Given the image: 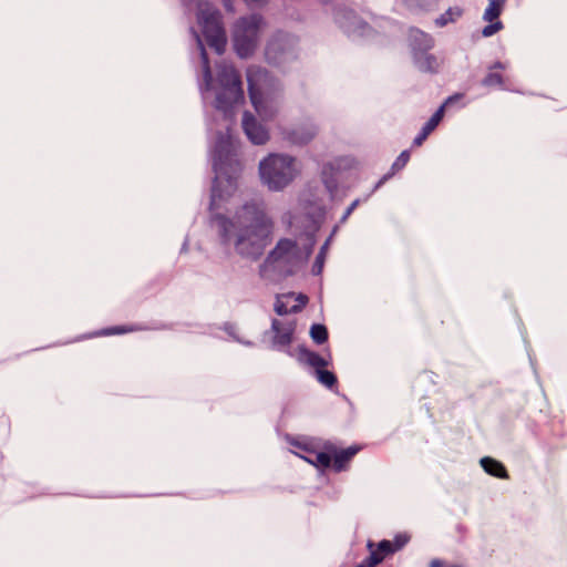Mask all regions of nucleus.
Returning <instances> with one entry per match:
<instances>
[{
  "label": "nucleus",
  "mask_w": 567,
  "mask_h": 567,
  "mask_svg": "<svg viewBox=\"0 0 567 567\" xmlns=\"http://www.w3.org/2000/svg\"><path fill=\"white\" fill-rule=\"evenodd\" d=\"M235 144L228 133L221 136L214 147V169L216 173L212 192L210 210L226 243H233L238 254L247 257L259 256L269 244L274 223L259 199L246 203L228 219L218 213L228 205L236 189V177L228 174V167L235 174L239 164L234 159Z\"/></svg>",
  "instance_id": "nucleus-1"
},
{
  "label": "nucleus",
  "mask_w": 567,
  "mask_h": 567,
  "mask_svg": "<svg viewBox=\"0 0 567 567\" xmlns=\"http://www.w3.org/2000/svg\"><path fill=\"white\" fill-rule=\"evenodd\" d=\"M196 40L200 49L203 62V83L200 90L204 100H212L214 106L223 111L225 116H227L236 105L244 101L240 74L233 64H223L219 66L217 79H214L207 52L197 34Z\"/></svg>",
  "instance_id": "nucleus-2"
},
{
  "label": "nucleus",
  "mask_w": 567,
  "mask_h": 567,
  "mask_svg": "<svg viewBox=\"0 0 567 567\" xmlns=\"http://www.w3.org/2000/svg\"><path fill=\"white\" fill-rule=\"evenodd\" d=\"M248 91L251 104L262 120H270L277 112L278 85L269 73L251 66L247 70Z\"/></svg>",
  "instance_id": "nucleus-3"
},
{
  "label": "nucleus",
  "mask_w": 567,
  "mask_h": 567,
  "mask_svg": "<svg viewBox=\"0 0 567 567\" xmlns=\"http://www.w3.org/2000/svg\"><path fill=\"white\" fill-rule=\"evenodd\" d=\"M262 182L272 190L286 187L297 175L298 169L292 157L271 154L259 165Z\"/></svg>",
  "instance_id": "nucleus-4"
},
{
  "label": "nucleus",
  "mask_w": 567,
  "mask_h": 567,
  "mask_svg": "<svg viewBox=\"0 0 567 567\" xmlns=\"http://www.w3.org/2000/svg\"><path fill=\"white\" fill-rule=\"evenodd\" d=\"M197 20L207 44L221 54L227 40L219 11L208 2L199 3Z\"/></svg>",
  "instance_id": "nucleus-5"
},
{
  "label": "nucleus",
  "mask_w": 567,
  "mask_h": 567,
  "mask_svg": "<svg viewBox=\"0 0 567 567\" xmlns=\"http://www.w3.org/2000/svg\"><path fill=\"white\" fill-rule=\"evenodd\" d=\"M262 24L264 20L258 14H252L237 21L234 30V45L240 58H247L252 54Z\"/></svg>",
  "instance_id": "nucleus-6"
},
{
  "label": "nucleus",
  "mask_w": 567,
  "mask_h": 567,
  "mask_svg": "<svg viewBox=\"0 0 567 567\" xmlns=\"http://www.w3.org/2000/svg\"><path fill=\"white\" fill-rule=\"evenodd\" d=\"M410 40L413 50L414 63L419 70L436 73L444 64V58L426 53V51L433 48V39L423 31L413 29L410 32Z\"/></svg>",
  "instance_id": "nucleus-7"
},
{
  "label": "nucleus",
  "mask_w": 567,
  "mask_h": 567,
  "mask_svg": "<svg viewBox=\"0 0 567 567\" xmlns=\"http://www.w3.org/2000/svg\"><path fill=\"white\" fill-rule=\"evenodd\" d=\"M297 252V244L290 239H281L268 256L264 270L268 267H276L280 264H288Z\"/></svg>",
  "instance_id": "nucleus-8"
},
{
  "label": "nucleus",
  "mask_w": 567,
  "mask_h": 567,
  "mask_svg": "<svg viewBox=\"0 0 567 567\" xmlns=\"http://www.w3.org/2000/svg\"><path fill=\"white\" fill-rule=\"evenodd\" d=\"M505 0H489L488 7L485 9L483 19L488 22L482 30L485 38L492 37L503 29V23L498 20L503 12Z\"/></svg>",
  "instance_id": "nucleus-9"
},
{
  "label": "nucleus",
  "mask_w": 567,
  "mask_h": 567,
  "mask_svg": "<svg viewBox=\"0 0 567 567\" xmlns=\"http://www.w3.org/2000/svg\"><path fill=\"white\" fill-rule=\"evenodd\" d=\"M243 128L249 141L254 144H265L269 138L268 131L265 128V126L258 123L257 120L249 113L244 114Z\"/></svg>",
  "instance_id": "nucleus-10"
},
{
  "label": "nucleus",
  "mask_w": 567,
  "mask_h": 567,
  "mask_svg": "<svg viewBox=\"0 0 567 567\" xmlns=\"http://www.w3.org/2000/svg\"><path fill=\"white\" fill-rule=\"evenodd\" d=\"M307 296L299 293H286L277 298L275 310L278 315L300 311L307 303Z\"/></svg>",
  "instance_id": "nucleus-11"
},
{
  "label": "nucleus",
  "mask_w": 567,
  "mask_h": 567,
  "mask_svg": "<svg viewBox=\"0 0 567 567\" xmlns=\"http://www.w3.org/2000/svg\"><path fill=\"white\" fill-rule=\"evenodd\" d=\"M359 452V447H348L346 450L337 451L330 446L331 465L337 471H343L353 456Z\"/></svg>",
  "instance_id": "nucleus-12"
},
{
  "label": "nucleus",
  "mask_w": 567,
  "mask_h": 567,
  "mask_svg": "<svg viewBox=\"0 0 567 567\" xmlns=\"http://www.w3.org/2000/svg\"><path fill=\"white\" fill-rule=\"evenodd\" d=\"M275 331V342L280 346H288L291 342L295 326L292 322H284L279 320L272 321Z\"/></svg>",
  "instance_id": "nucleus-13"
},
{
  "label": "nucleus",
  "mask_w": 567,
  "mask_h": 567,
  "mask_svg": "<svg viewBox=\"0 0 567 567\" xmlns=\"http://www.w3.org/2000/svg\"><path fill=\"white\" fill-rule=\"evenodd\" d=\"M396 551V548H393V543L390 540H382L377 550H371L369 558L367 559L368 567H374L380 564L388 555Z\"/></svg>",
  "instance_id": "nucleus-14"
},
{
  "label": "nucleus",
  "mask_w": 567,
  "mask_h": 567,
  "mask_svg": "<svg viewBox=\"0 0 567 567\" xmlns=\"http://www.w3.org/2000/svg\"><path fill=\"white\" fill-rule=\"evenodd\" d=\"M481 465L485 470V472L493 476L501 478L507 477V473L504 465L492 457H483L481 460Z\"/></svg>",
  "instance_id": "nucleus-15"
},
{
  "label": "nucleus",
  "mask_w": 567,
  "mask_h": 567,
  "mask_svg": "<svg viewBox=\"0 0 567 567\" xmlns=\"http://www.w3.org/2000/svg\"><path fill=\"white\" fill-rule=\"evenodd\" d=\"M456 99H458V96L449 97L447 101L433 114V116L422 128L425 132V134H430L432 131H434V128L439 125V123L444 116L445 107Z\"/></svg>",
  "instance_id": "nucleus-16"
},
{
  "label": "nucleus",
  "mask_w": 567,
  "mask_h": 567,
  "mask_svg": "<svg viewBox=\"0 0 567 567\" xmlns=\"http://www.w3.org/2000/svg\"><path fill=\"white\" fill-rule=\"evenodd\" d=\"M506 65L503 63V62H496L493 66H492V70H495V69H505ZM504 78L502 74L495 72V71H491L486 76L485 79L483 80V84L486 85V86H503L504 85Z\"/></svg>",
  "instance_id": "nucleus-17"
},
{
  "label": "nucleus",
  "mask_w": 567,
  "mask_h": 567,
  "mask_svg": "<svg viewBox=\"0 0 567 567\" xmlns=\"http://www.w3.org/2000/svg\"><path fill=\"white\" fill-rule=\"evenodd\" d=\"M463 14V10L460 7L449 8L440 18L436 19L439 27H444L447 23L455 22Z\"/></svg>",
  "instance_id": "nucleus-18"
},
{
  "label": "nucleus",
  "mask_w": 567,
  "mask_h": 567,
  "mask_svg": "<svg viewBox=\"0 0 567 567\" xmlns=\"http://www.w3.org/2000/svg\"><path fill=\"white\" fill-rule=\"evenodd\" d=\"M308 463L319 467V468H328L331 466V455L330 447H328V452H318L313 453V457H308Z\"/></svg>",
  "instance_id": "nucleus-19"
},
{
  "label": "nucleus",
  "mask_w": 567,
  "mask_h": 567,
  "mask_svg": "<svg viewBox=\"0 0 567 567\" xmlns=\"http://www.w3.org/2000/svg\"><path fill=\"white\" fill-rule=\"evenodd\" d=\"M303 355L307 363L313 367L316 371L328 365V360L316 352L307 351Z\"/></svg>",
  "instance_id": "nucleus-20"
},
{
  "label": "nucleus",
  "mask_w": 567,
  "mask_h": 567,
  "mask_svg": "<svg viewBox=\"0 0 567 567\" xmlns=\"http://www.w3.org/2000/svg\"><path fill=\"white\" fill-rule=\"evenodd\" d=\"M316 377L318 381L323 384L324 386L332 389L337 384V378L336 375L324 369H319L316 371Z\"/></svg>",
  "instance_id": "nucleus-21"
},
{
  "label": "nucleus",
  "mask_w": 567,
  "mask_h": 567,
  "mask_svg": "<svg viewBox=\"0 0 567 567\" xmlns=\"http://www.w3.org/2000/svg\"><path fill=\"white\" fill-rule=\"evenodd\" d=\"M310 334L312 340L318 344L326 342L328 339V331L323 324H313L310 329Z\"/></svg>",
  "instance_id": "nucleus-22"
},
{
  "label": "nucleus",
  "mask_w": 567,
  "mask_h": 567,
  "mask_svg": "<svg viewBox=\"0 0 567 567\" xmlns=\"http://www.w3.org/2000/svg\"><path fill=\"white\" fill-rule=\"evenodd\" d=\"M296 446L303 452L300 455L303 460L308 462V457H313V453H318L319 451L315 447L312 442L303 441L296 443Z\"/></svg>",
  "instance_id": "nucleus-23"
},
{
  "label": "nucleus",
  "mask_w": 567,
  "mask_h": 567,
  "mask_svg": "<svg viewBox=\"0 0 567 567\" xmlns=\"http://www.w3.org/2000/svg\"><path fill=\"white\" fill-rule=\"evenodd\" d=\"M329 244H330V240H327L324 243V245L320 249L319 255L316 258L315 267H317L319 269V271L323 267V262H324L326 254H327L328 248H329Z\"/></svg>",
  "instance_id": "nucleus-24"
},
{
  "label": "nucleus",
  "mask_w": 567,
  "mask_h": 567,
  "mask_svg": "<svg viewBox=\"0 0 567 567\" xmlns=\"http://www.w3.org/2000/svg\"><path fill=\"white\" fill-rule=\"evenodd\" d=\"M410 159V153L408 151H404L400 154V156L396 158V161L394 162L393 164V169H401L403 168L406 163L409 162Z\"/></svg>",
  "instance_id": "nucleus-25"
},
{
  "label": "nucleus",
  "mask_w": 567,
  "mask_h": 567,
  "mask_svg": "<svg viewBox=\"0 0 567 567\" xmlns=\"http://www.w3.org/2000/svg\"><path fill=\"white\" fill-rule=\"evenodd\" d=\"M409 542V537L406 535H398L394 539L393 548L399 550Z\"/></svg>",
  "instance_id": "nucleus-26"
},
{
  "label": "nucleus",
  "mask_w": 567,
  "mask_h": 567,
  "mask_svg": "<svg viewBox=\"0 0 567 567\" xmlns=\"http://www.w3.org/2000/svg\"><path fill=\"white\" fill-rule=\"evenodd\" d=\"M133 331V328H125V327H115L106 331V334H114V333H124Z\"/></svg>",
  "instance_id": "nucleus-27"
},
{
  "label": "nucleus",
  "mask_w": 567,
  "mask_h": 567,
  "mask_svg": "<svg viewBox=\"0 0 567 567\" xmlns=\"http://www.w3.org/2000/svg\"><path fill=\"white\" fill-rule=\"evenodd\" d=\"M427 136L429 134H425V132L422 130L421 133L414 138L413 145L421 146Z\"/></svg>",
  "instance_id": "nucleus-28"
},
{
  "label": "nucleus",
  "mask_w": 567,
  "mask_h": 567,
  "mask_svg": "<svg viewBox=\"0 0 567 567\" xmlns=\"http://www.w3.org/2000/svg\"><path fill=\"white\" fill-rule=\"evenodd\" d=\"M275 47H276V41H272L268 44L267 49H266V56L269 61H272L275 58L272 56V52L275 50Z\"/></svg>",
  "instance_id": "nucleus-29"
},
{
  "label": "nucleus",
  "mask_w": 567,
  "mask_h": 567,
  "mask_svg": "<svg viewBox=\"0 0 567 567\" xmlns=\"http://www.w3.org/2000/svg\"><path fill=\"white\" fill-rule=\"evenodd\" d=\"M311 137H312V135H308L306 137H298V136L293 135V136H291V141L295 143L302 144V143H307Z\"/></svg>",
  "instance_id": "nucleus-30"
},
{
  "label": "nucleus",
  "mask_w": 567,
  "mask_h": 567,
  "mask_svg": "<svg viewBox=\"0 0 567 567\" xmlns=\"http://www.w3.org/2000/svg\"><path fill=\"white\" fill-rule=\"evenodd\" d=\"M248 6H256V7H259V6H262L266 0H244Z\"/></svg>",
  "instance_id": "nucleus-31"
},
{
  "label": "nucleus",
  "mask_w": 567,
  "mask_h": 567,
  "mask_svg": "<svg viewBox=\"0 0 567 567\" xmlns=\"http://www.w3.org/2000/svg\"><path fill=\"white\" fill-rule=\"evenodd\" d=\"M430 567H444V564L441 560L434 559L431 561Z\"/></svg>",
  "instance_id": "nucleus-32"
},
{
  "label": "nucleus",
  "mask_w": 567,
  "mask_h": 567,
  "mask_svg": "<svg viewBox=\"0 0 567 567\" xmlns=\"http://www.w3.org/2000/svg\"><path fill=\"white\" fill-rule=\"evenodd\" d=\"M355 205H357V202H354V203H353V204L348 208V210H347V216L351 214V212L354 209Z\"/></svg>",
  "instance_id": "nucleus-33"
},
{
  "label": "nucleus",
  "mask_w": 567,
  "mask_h": 567,
  "mask_svg": "<svg viewBox=\"0 0 567 567\" xmlns=\"http://www.w3.org/2000/svg\"><path fill=\"white\" fill-rule=\"evenodd\" d=\"M225 6L228 10H231V4L228 0L225 1Z\"/></svg>",
  "instance_id": "nucleus-34"
},
{
  "label": "nucleus",
  "mask_w": 567,
  "mask_h": 567,
  "mask_svg": "<svg viewBox=\"0 0 567 567\" xmlns=\"http://www.w3.org/2000/svg\"><path fill=\"white\" fill-rule=\"evenodd\" d=\"M326 184H327V188L331 189V185L328 181H326Z\"/></svg>",
  "instance_id": "nucleus-35"
},
{
  "label": "nucleus",
  "mask_w": 567,
  "mask_h": 567,
  "mask_svg": "<svg viewBox=\"0 0 567 567\" xmlns=\"http://www.w3.org/2000/svg\"><path fill=\"white\" fill-rule=\"evenodd\" d=\"M357 567H368V566L364 564H361V565H358Z\"/></svg>",
  "instance_id": "nucleus-36"
}]
</instances>
